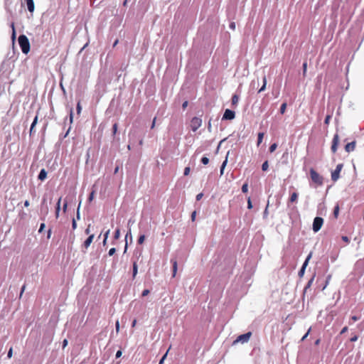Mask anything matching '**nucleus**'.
<instances>
[{
    "mask_svg": "<svg viewBox=\"0 0 364 364\" xmlns=\"http://www.w3.org/2000/svg\"><path fill=\"white\" fill-rule=\"evenodd\" d=\"M314 277H312V278H311V279L308 282V283H307L306 286V287H305V288H304V291H306V289H309V288L311 286V284H312V283H313V282H314Z\"/></svg>",
    "mask_w": 364,
    "mask_h": 364,
    "instance_id": "b1692460",
    "label": "nucleus"
},
{
    "mask_svg": "<svg viewBox=\"0 0 364 364\" xmlns=\"http://www.w3.org/2000/svg\"><path fill=\"white\" fill-rule=\"evenodd\" d=\"M339 205L337 204L335 207H334V210H333V215L335 217V218H337L338 216V213H339Z\"/></svg>",
    "mask_w": 364,
    "mask_h": 364,
    "instance_id": "4be33fe9",
    "label": "nucleus"
},
{
    "mask_svg": "<svg viewBox=\"0 0 364 364\" xmlns=\"http://www.w3.org/2000/svg\"><path fill=\"white\" fill-rule=\"evenodd\" d=\"M226 164H227V159L223 161V163L220 167V174L221 175L223 174L224 168H225Z\"/></svg>",
    "mask_w": 364,
    "mask_h": 364,
    "instance_id": "c756f323",
    "label": "nucleus"
},
{
    "mask_svg": "<svg viewBox=\"0 0 364 364\" xmlns=\"http://www.w3.org/2000/svg\"><path fill=\"white\" fill-rule=\"evenodd\" d=\"M311 257V253H310L307 256V257H306V260L304 261V262L301 269L299 270V277H303V275L304 274V272H305V269H306V267H307Z\"/></svg>",
    "mask_w": 364,
    "mask_h": 364,
    "instance_id": "1a4fd4ad",
    "label": "nucleus"
},
{
    "mask_svg": "<svg viewBox=\"0 0 364 364\" xmlns=\"http://www.w3.org/2000/svg\"><path fill=\"white\" fill-rule=\"evenodd\" d=\"M136 324V319H134L133 321H132V327H134Z\"/></svg>",
    "mask_w": 364,
    "mask_h": 364,
    "instance_id": "338daca9",
    "label": "nucleus"
},
{
    "mask_svg": "<svg viewBox=\"0 0 364 364\" xmlns=\"http://www.w3.org/2000/svg\"><path fill=\"white\" fill-rule=\"evenodd\" d=\"M341 239L343 242H345L346 244H348L350 242V240L347 236H342Z\"/></svg>",
    "mask_w": 364,
    "mask_h": 364,
    "instance_id": "4c0bfd02",
    "label": "nucleus"
},
{
    "mask_svg": "<svg viewBox=\"0 0 364 364\" xmlns=\"http://www.w3.org/2000/svg\"><path fill=\"white\" fill-rule=\"evenodd\" d=\"M323 223V219L321 217H316L313 223V230L317 232L321 228Z\"/></svg>",
    "mask_w": 364,
    "mask_h": 364,
    "instance_id": "39448f33",
    "label": "nucleus"
},
{
    "mask_svg": "<svg viewBox=\"0 0 364 364\" xmlns=\"http://www.w3.org/2000/svg\"><path fill=\"white\" fill-rule=\"evenodd\" d=\"M196 217V211H193L191 214V220L194 221Z\"/></svg>",
    "mask_w": 364,
    "mask_h": 364,
    "instance_id": "49530a36",
    "label": "nucleus"
},
{
    "mask_svg": "<svg viewBox=\"0 0 364 364\" xmlns=\"http://www.w3.org/2000/svg\"><path fill=\"white\" fill-rule=\"evenodd\" d=\"M117 127H118V126H117V123H115V124H113L112 130H113V134H116V132H117Z\"/></svg>",
    "mask_w": 364,
    "mask_h": 364,
    "instance_id": "ea45409f",
    "label": "nucleus"
},
{
    "mask_svg": "<svg viewBox=\"0 0 364 364\" xmlns=\"http://www.w3.org/2000/svg\"><path fill=\"white\" fill-rule=\"evenodd\" d=\"M235 22H231L229 25V27L230 29L232 30H235Z\"/></svg>",
    "mask_w": 364,
    "mask_h": 364,
    "instance_id": "c03bdc74",
    "label": "nucleus"
},
{
    "mask_svg": "<svg viewBox=\"0 0 364 364\" xmlns=\"http://www.w3.org/2000/svg\"><path fill=\"white\" fill-rule=\"evenodd\" d=\"M188 104V101H185V102L183 103V105H182V107H183V109H185L187 107Z\"/></svg>",
    "mask_w": 364,
    "mask_h": 364,
    "instance_id": "4d7b16f0",
    "label": "nucleus"
},
{
    "mask_svg": "<svg viewBox=\"0 0 364 364\" xmlns=\"http://www.w3.org/2000/svg\"><path fill=\"white\" fill-rule=\"evenodd\" d=\"M263 85L262 86V87L259 90V92H261L262 91H264L266 88V85H267V78H266V76L264 75L263 77Z\"/></svg>",
    "mask_w": 364,
    "mask_h": 364,
    "instance_id": "aec40b11",
    "label": "nucleus"
},
{
    "mask_svg": "<svg viewBox=\"0 0 364 364\" xmlns=\"http://www.w3.org/2000/svg\"><path fill=\"white\" fill-rule=\"evenodd\" d=\"M47 177V172L45 169H41L39 174H38V178L40 180V181H44Z\"/></svg>",
    "mask_w": 364,
    "mask_h": 364,
    "instance_id": "ddd939ff",
    "label": "nucleus"
},
{
    "mask_svg": "<svg viewBox=\"0 0 364 364\" xmlns=\"http://www.w3.org/2000/svg\"><path fill=\"white\" fill-rule=\"evenodd\" d=\"M359 319H360V317L356 316H352L350 317V321H352V322H355V321H357Z\"/></svg>",
    "mask_w": 364,
    "mask_h": 364,
    "instance_id": "c9c22d12",
    "label": "nucleus"
},
{
    "mask_svg": "<svg viewBox=\"0 0 364 364\" xmlns=\"http://www.w3.org/2000/svg\"><path fill=\"white\" fill-rule=\"evenodd\" d=\"M202 196H203V193H199V194H198V195L196 196V200H200V198H202Z\"/></svg>",
    "mask_w": 364,
    "mask_h": 364,
    "instance_id": "052dcab7",
    "label": "nucleus"
},
{
    "mask_svg": "<svg viewBox=\"0 0 364 364\" xmlns=\"http://www.w3.org/2000/svg\"><path fill=\"white\" fill-rule=\"evenodd\" d=\"M310 331V329L308 331V332L303 336V338H301V341H304L306 339V338L309 335V333Z\"/></svg>",
    "mask_w": 364,
    "mask_h": 364,
    "instance_id": "0e129e2a",
    "label": "nucleus"
},
{
    "mask_svg": "<svg viewBox=\"0 0 364 364\" xmlns=\"http://www.w3.org/2000/svg\"><path fill=\"white\" fill-rule=\"evenodd\" d=\"M167 355V352L165 353V355L161 358V359L159 361V364H163L166 357Z\"/></svg>",
    "mask_w": 364,
    "mask_h": 364,
    "instance_id": "09e8293b",
    "label": "nucleus"
},
{
    "mask_svg": "<svg viewBox=\"0 0 364 364\" xmlns=\"http://www.w3.org/2000/svg\"><path fill=\"white\" fill-rule=\"evenodd\" d=\"M68 343V340H67V339H65V340L63 341V348H65L67 346Z\"/></svg>",
    "mask_w": 364,
    "mask_h": 364,
    "instance_id": "6e6d98bb",
    "label": "nucleus"
},
{
    "mask_svg": "<svg viewBox=\"0 0 364 364\" xmlns=\"http://www.w3.org/2000/svg\"><path fill=\"white\" fill-rule=\"evenodd\" d=\"M232 105H236L239 101V97L238 95H233L232 97Z\"/></svg>",
    "mask_w": 364,
    "mask_h": 364,
    "instance_id": "6ab92c4d",
    "label": "nucleus"
},
{
    "mask_svg": "<svg viewBox=\"0 0 364 364\" xmlns=\"http://www.w3.org/2000/svg\"><path fill=\"white\" fill-rule=\"evenodd\" d=\"M297 199H298V193L296 192H294L291 194L289 200L290 203H294V202H296Z\"/></svg>",
    "mask_w": 364,
    "mask_h": 364,
    "instance_id": "f3484780",
    "label": "nucleus"
},
{
    "mask_svg": "<svg viewBox=\"0 0 364 364\" xmlns=\"http://www.w3.org/2000/svg\"><path fill=\"white\" fill-rule=\"evenodd\" d=\"M343 164H339L336 166V169L331 173V179L333 181H336L340 178V173L343 168Z\"/></svg>",
    "mask_w": 364,
    "mask_h": 364,
    "instance_id": "423d86ee",
    "label": "nucleus"
},
{
    "mask_svg": "<svg viewBox=\"0 0 364 364\" xmlns=\"http://www.w3.org/2000/svg\"><path fill=\"white\" fill-rule=\"evenodd\" d=\"M307 71V63L304 62L303 63V75L305 76Z\"/></svg>",
    "mask_w": 364,
    "mask_h": 364,
    "instance_id": "473e14b6",
    "label": "nucleus"
},
{
    "mask_svg": "<svg viewBox=\"0 0 364 364\" xmlns=\"http://www.w3.org/2000/svg\"><path fill=\"white\" fill-rule=\"evenodd\" d=\"M29 205H30V203H29V201H28V200H26V201L24 202V206L27 208V207H28Z\"/></svg>",
    "mask_w": 364,
    "mask_h": 364,
    "instance_id": "69168bd1",
    "label": "nucleus"
},
{
    "mask_svg": "<svg viewBox=\"0 0 364 364\" xmlns=\"http://www.w3.org/2000/svg\"><path fill=\"white\" fill-rule=\"evenodd\" d=\"M72 227H73V229H75L76 227H77V223H76V221L75 220V219L73 220V223H72Z\"/></svg>",
    "mask_w": 364,
    "mask_h": 364,
    "instance_id": "3c124183",
    "label": "nucleus"
},
{
    "mask_svg": "<svg viewBox=\"0 0 364 364\" xmlns=\"http://www.w3.org/2000/svg\"><path fill=\"white\" fill-rule=\"evenodd\" d=\"M235 117V113L234 111L227 109L223 116V119L232 120Z\"/></svg>",
    "mask_w": 364,
    "mask_h": 364,
    "instance_id": "6e6552de",
    "label": "nucleus"
},
{
    "mask_svg": "<svg viewBox=\"0 0 364 364\" xmlns=\"http://www.w3.org/2000/svg\"><path fill=\"white\" fill-rule=\"evenodd\" d=\"M355 146H356V141H351L350 143H348L345 146V150L346 152L350 153L355 150Z\"/></svg>",
    "mask_w": 364,
    "mask_h": 364,
    "instance_id": "9d476101",
    "label": "nucleus"
},
{
    "mask_svg": "<svg viewBox=\"0 0 364 364\" xmlns=\"http://www.w3.org/2000/svg\"><path fill=\"white\" fill-rule=\"evenodd\" d=\"M263 137H264V133L259 132L258 134V137H257V146H259L262 142Z\"/></svg>",
    "mask_w": 364,
    "mask_h": 364,
    "instance_id": "412c9836",
    "label": "nucleus"
},
{
    "mask_svg": "<svg viewBox=\"0 0 364 364\" xmlns=\"http://www.w3.org/2000/svg\"><path fill=\"white\" fill-rule=\"evenodd\" d=\"M202 125V119L195 117L191 121V127L193 132L197 131Z\"/></svg>",
    "mask_w": 364,
    "mask_h": 364,
    "instance_id": "20e7f679",
    "label": "nucleus"
},
{
    "mask_svg": "<svg viewBox=\"0 0 364 364\" xmlns=\"http://www.w3.org/2000/svg\"><path fill=\"white\" fill-rule=\"evenodd\" d=\"M330 118H331V117L329 115L326 116L325 121H324L325 124H328Z\"/></svg>",
    "mask_w": 364,
    "mask_h": 364,
    "instance_id": "13d9d810",
    "label": "nucleus"
},
{
    "mask_svg": "<svg viewBox=\"0 0 364 364\" xmlns=\"http://www.w3.org/2000/svg\"><path fill=\"white\" fill-rule=\"evenodd\" d=\"M190 167H186L184 169V175L188 176L190 173Z\"/></svg>",
    "mask_w": 364,
    "mask_h": 364,
    "instance_id": "37998d69",
    "label": "nucleus"
},
{
    "mask_svg": "<svg viewBox=\"0 0 364 364\" xmlns=\"http://www.w3.org/2000/svg\"><path fill=\"white\" fill-rule=\"evenodd\" d=\"M94 237H95L94 235L91 234L89 235V237L87 238V240L84 242L83 247L85 249H87L90 247V244L92 242Z\"/></svg>",
    "mask_w": 364,
    "mask_h": 364,
    "instance_id": "f8f14e48",
    "label": "nucleus"
},
{
    "mask_svg": "<svg viewBox=\"0 0 364 364\" xmlns=\"http://www.w3.org/2000/svg\"><path fill=\"white\" fill-rule=\"evenodd\" d=\"M11 26L12 28V39L14 41L15 39V38H16V31H15L14 23H12Z\"/></svg>",
    "mask_w": 364,
    "mask_h": 364,
    "instance_id": "7c9ffc66",
    "label": "nucleus"
},
{
    "mask_svg": "<svg viewBox=\"0 0 364 364\" xmlns=\"http://www.w3.org/2000/svg\"><path fill=\"white\" fill-rule=\"evenodd\" d=\"M38 122V115H36L33 119V123L31 124V128H30V135L33 134V133L34 132V127L36 125Z\"/></svg>",
    "mask_w": 364,
    "mask_h": 364,
    "instance_id": "2eb2a0df",
    "label": "nucleus"
},
{
    "mask_svg": "<svg viewBox=\"0 0 364 364\" xmlns=\"http://www.w3.org/2000/svg\"><path fill=\"white\" fill-rule=\"evenodd\" d=\"M115 326H116V331H117V333H118L119 331V323L118 321H117Z\"/></svg>",
    "mask_w": 364,
    "mask_h": 364,
    "instance_id": "8fccbe9b",
    "label": "nucleus"
},
{
    "mask_svg": "<svg viewBox=\"0 0 364 364\" xmlns=\"http://www.w3.org/2000/svg\"><path fill=\"white\" fill-rule=\"evenodd\" d=\"M138 272V266L136 262H133V272H132V277L134 279Z\"/></svg>",
    "mask_w": 364,
    "mask_h": 364,
    "instance_id": "a211bd4d",
    "label": "nucleus"
},
{
    "mask_svg": "<svg viewBox=\"0 0 364 364\" xmlns=\"http://www.w3.org/2000/svg\"><path fill=\"white\" fill-rule=\"evenodd\" d=\"M144 240H145V235H140L138 239V244L141 245L144 242Z\"/></svg>",
    "mask_w": 364,
    "mask_h": 364,
    "instance_id": "c85d7f7f",
    "label": "nucleus"
},
{
    "mask_svg": "<svg viewBox=\"0 0 364 364\" xmlns=\"http://www.w3.org/2000/svg\"><path fill=\"white\" fill-rule=\"evenodd\" d=\"M24 1L27 5V8L29 12L33 13L35 9L33 0H24Z\"/></svg>",
    "mask_w": 364,
    "mask_h": 364,
    "instance_id": "9b49d317",
    "label": "nucleus"
},
{
    "mask_svg": "<svg viewBox=\"0 0 364 364\" xmlns=\"http://www.w3.org/2000/svg\"><path fill=\"white\" fill-rule=\"evenodd\" d=\"M109 234V230H108L105 233V240H107V237H108V235Z\"/></svg>",
    "mask_w": 364,
    "mask_h": 364,
    "instance_id": "e2e57ef3",
    "label": "nucleus"
},
{
    "mask_svg": "<svg viewBox=\"0 0 364 364\" xmlns=\"http://www.w3.org/2000/svg\"><path fill=\"white\" fill-rule=\"evenodd\" d=\"M287 103L286 102H284L282 104L281 107H280V113L282 114H284L285 111H286V108H287Z\"/></svg>",
    "mask_w": 364,
    "mask_h": 364,
    "instance_id": "5701e85b",
    "label": "nucleus"
},
{
    "mask_svg": "<svg viewBox=\"0 0 364 364\" xmlns=\"http://www.w3.org/2000/svg\"><path fill=\"white\" fill-rule=\"evenodd\" d=\"M18 44L24 54H27L30 51V43L25 35H21L18 37Z\"/></svg>",
    "mask_w": 364,
    "mask_h": 364,
    "instance_id": "f257e3e1",
    "label": "nucleus"
},
{
    "mask_svg": "<svg viewBox=\"0 0 364 364\" xmlns=\"http://www.w3.org/2000/svg\"><path fill=\"white\" fill-rule=\"evenodd\" d=\"M156 120V117H154L153 119L151 126V129H154L155 127Z\"/></svg>",
    "mask_w": 364,
    "mask_h": 364,
    "instance_id": "603ef678",
    "label": "nucleus"
},
{
    "mask_svg": "<svg viewBox=\"0 0 364 364\" xmlns=\"http://www.w3.org/2000/svg\"><path fill=\"white\" fill-rule=\"evenodd\" d=\"M252 336V332L249 331L246 333L240 335L237 338L233 341V345H235L238 343H247L250 338Z\"/></svg>",
    "mask_w": 364,
    "mask_h": 364,
    "instance_id": "7ed1b4c3",
    "label": "nucleus"
},
{
    "mask_svg": "<svg viewBox=\"0 0 364 364\" xmlns=\"http://www.w3.org/2000/svg\"><path fill=\"white\" fill-rule=\"evenodd\" d=\"M339 144V136L338 134H336L333 136V141H332V145H331V151L333 154H335L337 151L338 146Z\"/></svg>",
    "mask_w": 364,
    "mask_h": 364,
    "instance_id": "0eeeda50",
    "label": "nucleus"
},
{
    "mask_svg": "<svg viewBox=\"0 0 364 364\" xmlns=\"http://www.w3.org/2000/svg\"><path fill=\"white\" fill-rule=\"evenodd\" d=\"M122 353L121 350H118L117 353H116V358H120L121 355H122Z\"/></svg>",
    "mask_w": 364,
    "mask_h": 364,
    "instance_id": "5fc2aeb1",
    "label": "nucleus"
},
{
    "mask_svg": "<svg viewBox=\"0 0 364 364\" xmlns=\"http://www.w3.org/2000/svg\"><path fill=\"white\" fill-rule=\"evenodd\" d=\"M81 109H82V107H81V105H80V102H79L77 105V114H80L81 112Z\"/></svg>",
    "mask_w": 364,
    "mask_h": 364,
    "instance_id": "58836bf2",
    "label": "nucleus"
},
{
    "mask_svg": "<svg viewBox=\"0 0 364 364\" xmlns=\"http://www.w3.org/2000/svg\"><path fill=\"white\" fill-rule=\"evenodd\" d=\"M95 191H92L90 193V196H89V197H88V201H89V202H91V201L93 200V198H94V196H95Z\"/></svg>",
    "mask_w": 364,
    "mask_h": 364,
    "instance_id": "72a5a7b5",
    "label": "nucleus"
},
{
    "mask_svg": "<svg viewBox=\"0 0 364 364\" xmlns=\"http://www.w3.org/2000/svg\"><path fill=\"white\" fill-rule=\"evenodd\" d=\"M115 252H116V249L114 247H112L109 250L108 254L109 256H112Z\"/></svg>",
    "mask_w": 364,
    "mask_h": 364,
    "instance_id": "e433bc0d",
    "label": "nucleus"
},
{
    "mask_svg": "<svg viewBox=\"0 0 364 364\" xmlns=\"http://www.w3.org/2000/svg\"><path fill=\"white\" fill-rule=\"evenodd\" d=\"M358 339V336H356V335H355V336H353V337H351V338H350V341L351 342H355V341H356Z\"/></svg>",
    "mask_w": 364,
    "mask_h": 364,
    "instance_id": "a18cd8bd",
    "label": "nucleus"
},
{
    "mask_svg": "<svg viewBox=\"0 0 364 364\" xmlns=\"http://www.w3.org/2000/svg\"><path fill=\"white\" fill-rule=\"evenodd\" d=\"M143 143H144L143 139H140V140H139V144L140 146H142V145H143Z\"/></svg>",
    "mask_w": 364,
    "mask_h": 364,
    "instance_id": "774afa93",
    "label": "nucleus"
},
{
    "mask_svg": "<svg viewBox=\"0 0 364 364\" xmlns=\"http://www.w3.org/2000/svg\"><path fill=\"white\" fill-rule=\"evenodd\" d=\"M12 355H13V349H12V348H11L8 352L7 357L9 358H11L12 357Z\"/></svg>",
    "mask_w": 364,
    "mask_h": 364,
    "instance_id": "79ce46f5",
    "label": "nucleus"
},
{
    "mask_svg": "<svg viewBox=\"0 0 364 364\" xmlns=\"http://www.w3.org/2000/svg\"><path fill=\"white\" fill-rule=\"evenodd\" d=\"M120 237V230L119 229H117L114 232V240H118Z\"/></svg>",
    "mask_w": 364,
    "mask_h": 364,
    "instance_id": "a878e982",
    "label": "nucleus"
},
{
    "mask_svg": "<svg viewBox=\"0 0 364 364\" xmlns=\"http://www.w3.org/2000/svg\"><path fill=\"white\" fill-rule=\"evenodd\" d=\"M201 162L202 164H203L204 165H207L208 163H209V159L206 156H203L202 159H201Z\"/></svg>",
    "mask_w": 364,
    "mask_h": 364,
    "instance_id": "2f4dec72",
    "label": "nucleus"
},
{
    "mask_svg": "<svg viewBox=\"0 0 364 364\" xmlns=\"http://www.w3.org/2000/svg\"><path fill=\"white\" fill-rule=\"evenodd\" d=\"M90 225H89L88 227L85 229V232L87 235H90Z\"/></svg>",
    "mask_w": 364,
    "mask_h": 364,
    "instance_id": "bf43d9fd",
    "label": "nucleus"
},
{
    "mask_svg": "<svg viewBox=\"0 0 364 364\" xmlns=\"http://www.w3.org/2000/svg\"><path fill=\"white\" fill-rule=\"evenodd\" d=\"M44 228H45V224L44 223H41V226H40V228H39V230H38L39 232H41L43 230Z\"/></svg>",
    "mask_w": 364,
    "mask_h": 364,
    "instance_id": "864d4df0",
    "label": "nucleus"
},
{
    "mask_svg": "<svg viewBox=\"0 0 364 364\" xmlns=\"http://www.w3.org/2000/svg\"><path fill=\"white\" fill-rule=\"evenodd\" d=\"M277 147V144H272L269 146V152H271V153L274 152V151L276 150Z\"/></svg>",
    "mask_w": 364,
    "mask_h": 364,
    "instance_id": "cd10ccee",
    "label": "nucleus"
},
{
    "mask_svg": "<svg viewBox=\"0 0 364 364\" xmlns=\"http://www.w3.org/2000/svg\"><path fill=\"white\" fill-rule=\"evenodd\" d=\"M348 330V327L347 326H345L342 328L341 331V334H343L345 333L346 332H347Z\"/></svg>",
    "mask_w": 364,
    "mask_h": 364,
    "instance_id": "de8ad7c7",
    "label": "nucleus"
},
{
    "mask_svg": "<svg viewBox=\"0 0 364 364\" xmlns=\"http://www.w3.org/2000/svg\"><path fill=\"white\" fill-rule=\"evenodd\" d=\"M171 262L173 265V277H175L178 269L177 261L176 259H171Z\"/></svg>",
    "mask_w": 364,
    "mask_h": 364,
    "instance_id": "4468645a",
    "label": "nucleus"
},
{
    "mask_svg": "<svg viewBox=\"0 0 364 364\" xmlns=\"http://www.w3.org/2000/svg\"><path fill=\"white\" fill-rule=\"evenodd\" d=\"M310 177L311 181L317 186H322L323 183V178L318 172H316L313 168H310L309 171Z\"/></svg>",
    "mask_w": 364,
    "mask_h": 364,
    "instance_id": "f03ea898",
    "label": "nucleus"
},
{
    "mask_svg": "<svg viewBox=\"0 0 364 364\" xmlns=\"http://www.w3.org/2000/svg\"><path fill=\"white\" fill-rule=\"evenodd\" d=\"M268 167H269V164H268V161H265L262 165V171H265L268 169Z\"/></svg>",
    "mask_w": 364,
    "mask_h": 364,
    "instance_id": "393cba45",
    "label": "nucleus"
},
{
    "mask_svg": "<svg viewBox=\"0 0 364 364\" xmlns=\"http://www.w3.org/2000/svg\"><path fill=\"white\" fill-rule=\"evenodd\" d=\"M247 208L248 209H252V201H251L250 197H248V198H247Z\"/></svg>",
    "mask_w": 364,
    "mask_h": 364,
    "instance_id": "f704fd0d",
    "label": "nucleus"
},
{
    "mask_svg": "<svg viewBox=\"0 0 364 364\" xmlns=\"http://www.w3.org/2000/svg\"><path fill=\"white\" fill-rule=\"evenodd\" d=\"M242 191L243 193H245L248 191V184H247V183H244L242 185Z\"/></svg>",
    "mask_w": 364,
    "mask_h": 364,
    "instance_id": "bb28decb",
    "label": "nucleus"
},
{
    "mask_svg": "<svg viewBox=\"0 0 364 364\" xmlns=\"http://www.w3.org/2000/svg\"><path fill=\"white\" fill-rule=\"evenodd\" d=\"M60 202H61V198H60L57 202L56 204V208H55V218H58L59 217V213L60 209Z\"/></svg>",
    "mask_w": 364,
    "mask_h": 364,
    "instance_id": "dca6fc26",
    "label": "nucleus"
},
{
    "mask_svg": "<svg viewBox=\"0 0 364 364\" xmlns=\"http://www.w3.org/2000/svg\"><path fill=\"white\" fill-rule=\"evenodd\" d=\"M149 289H144L142 293H141V296H147L149 294Z\"/></svg>",
    "mask_w": 364,
    "mask_h": 364,
    "instance_id": "a19ab883",
    "label": "nucleus"
},
{
    "mask_svg": "<svg viewBox=\"0 0 364 364\" xmlns=\"http://www.w3.org/2000/svg\"><path fill=\"white\" fill-rule=\"evenodd\" d=\"M67 207H68V203L65 201V203L63 204V211L64 212L66 211Z\"/></svg>",
    "mask_w": 364,
    "mask_h": 364,
    "instance_id": "680f3d73",
    "label": "nucleus"
}]
</instances>
